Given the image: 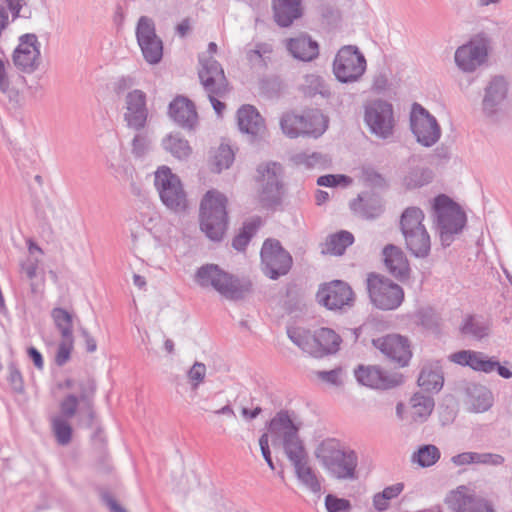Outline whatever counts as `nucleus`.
<instances>
[{"mask_svg": "<svg viewBox=\"0 0 512 512\" xmlns=\"http://www.w3.org/2000/svg\"><path fill=\"white\" fill-rule=\"evenodd\" d=\"M280 127L290 138L300 136L319 137L328 127L327 117L318 109H307L300 113L289 111L282 115Z\"/></svg>", "mask_w": 512, "mask_h": 512, "instance_id": "obj_2", "label": "nucleus"}, {"mask_svg": "<svg viewBox=\"0 0 512 512\" xmlns=\"http://www.w3.org/2000/svg\"><path fill=\"white\" fill-rule=\"evenodd\" d=\"M260 226L261 219L259 217L250 219L245 222L239 233L233 239V247L237 250H243Z\"/></svg>", "mask_w": 512, "mask_h": 512, "instance_id": "obj_37", "label": "nucleus"}, {"mask_svg": "<svg viewBox=\"0 0 512 512\" xmlns=\"http://www.w3.org/2000/svg\"><path fill=\"white\" fill-rule=\"evenodd\" d=\"M382 255L386 269L395 278L404 279L409 275V262L401 248L389 244L384 247Z\"/></svg>", "mask_w": 512, "mask_h": 512, "instance_id": "obj_22", "label": "nucleus"}, {"mask_svg": "<svg viewBox=\"0 0 512 512\" xmlns=\"http://www.w3.org/2000/svg\"><path fill=\"white\" fill-rule=\"evenodd\" d=\"M139 46L145 45L147 41L158 38L155 33L153 22L147 17H141L136 30Z\"/></svg>", "mask_w": 512, "mask_h": 512, "instance_id": "obj_46", "label": "nucleus"}, {"mask_svg": "<svg viewBox=\"0 0 512 512\" xmlns=\"http://www.w3.org/2000/svg\"><path fill=\"white\" fill-rule=\"evenodd\" d=\"M52 428L59 444L66 445L71 441L72 428L66 420L59 416L54 417L52 419Z\"/></svg>", "mask_w": 512, "mask_h": 512, "instance_id": "obj_45", "label": "nucleus"}, {"mask_svg": "<svg viewBox=\"0 0 512 512\" xmlns=\"http://www.w3.org/2000/svg\"><path fill=\"white\" fill-rule=\"evenodd\" d=\"M449 502L459 512H493L491 507L486 503L476 502L471 496L466 495V488L460 487L452 492Z\"/></svg>", "mask_w": 512, "mask_h": 512, "instance_id": "obj_27", "label": "nucleus"}, {"mask_svg": "<svg viewBox=\"0 0 512 512\" xmlns=\"http://www.w3.org/2000/svg\"><path fill=\"white\" fill-rule=\"evenodd\" d=\"M261 260L265 273L271 279L286 274L292 264L289 253L282 248L279 241L273 239H268L263 243Z\"/></svg>", "mask_w": 512, "mask_h": 512, "instance_id": "obj_13", "label": "nucleus"}, {"mask_svg": "<svg viewBox=\"0 0 512 512\" xmlns=\"http://www.w3.org/2000/svg\"><path fill=\"white\" fill-rule=\"evenodd\" d=\"M296 475L298 479L312 492H319L321 489L320 482L311 469V467L307 464V461H304L300 464L294 466Z\"/></svg>", "mask_w": 512, "mask_h": 512, "instance_id": "obj_40", "label": "nucleus"}, {"mask_svg": "<svg viewBox=\"0 0 512 512\" xmlns=\"http://www.w3.org/2000/svg\"><path fill=\"white\" fill-rule=\"evenodd\" d=\"M315 198H316L317 204L321 205V204L325 203L328 200L329 195H328L327 192L319 190L316 193Z\"/></svg>", "mask_w": 512, "mask_h": 512, "instance_id": "obj_63", "label": "nucleus"}, {"mask_svg": "<svg viewBox=\"0 0 512 512\" xmlns=\"http://www.w3.org/2000/svg\"><path fill=\"white\" fill-rule=\"evenodd\" d=\"M506 95V85L502 79H495L487 88L484 105H492L494 102L502 100Z\"/></svg>", "mask_w": 512, "mask_h": 512, "instance_id": "obj_48", "label": "nucleus"}, {"mask_svg": "<svg viewBox=\"0 0 512 512\" xmlns=\"http://www.w3.org/2000/svg\"><path fill=\"white\" fill-rule=\"evenodd\" d=\"M228 200L225 195L208 191L200 203V229L211 240H220L225 235L228 225Z\"/></svg>", "mask_w": 512, "mask_h": 512, "instance_id": "obj_1", "label": "nucleus"}, {"mask_svg": "<svg viewBox=\"0 0 512 512\" xmlns=\"http://www.w3.org/2000/svg\"><path fill=\"white\" fill-rule=\"evenodd\" d=\"M206 375V367L202 363H195L188 372V378L192 383L193 388H197L198 385L204 380Z\"/></svg>", "mask_w": 512, "mask_h": 512, "instance_id": "obj_54", "label": "nucleus"}, {"mask_svg": "<svg viewBox=\"0 0 512 512\" xmlns=\"http://www.w3.org/2000/svg\"><path fill=\"white\" fill-rule=\"evenodd\" d=\"M39 262L40 261L38 259H35V260L27 259L26 261H24L22 263L21 269L27 275V277L29 279H33L36 277L37 270L39 267Z\"/></svg>", "mask_w": 512, "mask_h": 512, "instance_id": "obj_57", "label": "nucleus"}, {"mask_svg": "<svg viewBox=\"0 0 512 512\" xmlns=\"http://www.w3.org/2000/svg\"><path fill=\"white\" fill-rule=\"evenodd\" d=\"M271 440V434L268 431V433L263 434L261 438L259 439V445L262 452V455L267 462L270 469L274 470L275 466L271 458L270 449H269V441Z\"/></svg>", "mask_w": 512, "mask_h": 512, "instance_id": "obj_55", "label": "nucleus"}, {"mask_svg": "<svg viewBox=\"0 0 512 512\" xmlns=\"http://www.w3.org/2000/svg\"><path fill=\"white\" fill-rule=\"evenodd\" d=\"M297 430L289 416L283 413L276 415L269 424L271 442L275 445L283 440L285 452L294 466L306 461V452L297 437Z\"/></svg>", "mask_w": 512, "mask_h": 512, "instance_id": "obj_6", "label": "nucleus"}, {"mask_svg": "<svg viewBox=\"0 0 512 512\" xmlns=\"http://www.w3.org/2000/svg\"><path fill=\"white\" fill-rule=\"evenodd\" d=\"M257 182L261 188L259 201L263 208H273L280 203L282 187L278 181L280 166L276 163L266 164L258 168Z\"/></svg>", "mask_w": 512, "mask_h": 512, "instance_id": "obj_12", "label": "nucleus"}, {"mask_svg": "<svg viewBox=\"0 0 512 512\" xmlns=\"http://www.w3.org/2000/svg\"><path fill=\"white\" fill-rule=\"evenodd\" d=\"M217 265L209 264L201 267L195 276L196 282L204 288L212 287L216 291H227L226 287L219 284V277L214 275V272L221 273Z\"/></svg>", "mask_w": 512, "mask_h": 512, "instance_id": "obj_33", "label": "nucleus"}, {"mask_svg": "<svg viewBox=\"0 0 512 512\" xmlns=\"http://www.w3.org/2000/svg\"><path fill=\"white\" fill-rule=\"evenodd\" d=\"M328 160L325 156L312 153V154H301L296 157V163L305 168H321L327 164Z\"/></svg>", "mask_w": 512, "mask_h": 512, "instance_id": "obj_49", "label": "nucleus"}, {"mask_svg": "<svg viewBox=\"0 0 512 512\" xmlns=\"http://www.w3.org/2000/svg\"><path fill=\"white\" fill-rule=\"evenodd\" d=\"M216 94H209L210 101L212 103L213 108L220 115L225 109V104L216 99Z\"/></svg>", "mask_w": 512, "mask_h": 512, "instance_id": "obj_60", "label": "nucleus"}, {"mask_svg": "<svg viewBox=\"0 0 512 512\" xmlns=\"http://www.w3.org/2000/svg\"><path fill=\"white\" fill-rule=\"evenodd\" d=\"M287 48L294 58L302 61H311L319 54L318 43L306 35L289 39Z\"/></svg>", "mask_w": 512, "mask_h": 512, "instance_id": "obj_25", "label": "nucleus"}, {"mask_svg": "<svg viewBox=\"0 0 512 512\" xmlns=\"http://www.w3.org/2000/svg\"><path fill=\"white\" fill-rule=\"evenodd\" d=\"M410 121L412 131L419 143L424 146H431L438 141L440 127L436 119L421 105H413Z\"/></svg>", "mask_w": 512, "mask_h": 512, "instance_id": "obj_14", "label": "nucleus"}, {"mask_svg": "<svg viewBox=\"0 0 512 512\" xmlns=\"http://www.w3.org/2000/svg\"><path fill=\"white\" fill-rule=\"evenodd\" d=\"M452 462L458 466L472 463L497 465L503 462V458L499 455L494 454H478L475 452H464L454 456L452 458Z\"/></svg>", "mask_w": 512, "mask_h": 512, "instance_id": "obj_34", "label": "nucleus"}, {"mask_svg": "<svg viewBox=\"0 0 512 512\" xmlns=\"http://www.w3.org/2000/svg\"><path fill=\"white\" fill-rule=\"evenodd\" d=\"M366 282L370 300L377 308L393 310L401 305L404 292L389 278L377 273H370Z\"/></svg>", "mask_w": 512, "mask_h": 512, "instance_id": "obj_7", "label": "nucleus"}, {"mask_svg": "<svg viewBox=\"0 0 512 512\" xmlns=\"http://www.w3.org/2000/svg\"><path fill=\"white\" fill-rule=\"evenodd\" d=\"M190 30V22L189 20L185 19L177 26V31L180 36H185L186 33Z\"/></svg>", "mask_w": 512, "mask_h": 512, "instance_id": "obj_61", "label": "nucleus"}, {"mask_svg": "<svg viewBox=\"0 0 512 512\" xmlns=\"http://www.w3.org/2000/svg\"><path fill=\"white\" fill-rule=\"evenodd\" d=\"M51 318L61 335L73 334V316L69 311L59 307L54 308L51 311Z\"/></svg>", "mask_w": 512, "mask_h": 512, "instance_id": "obj_39", "label": "nucleus"}, {"mask_svg": "<svg viewBox=\"0 0 512 512\" xmlns=\"http://www.w3.org/2000/svg\"><path fill=\"white\" fill-rule=\"evenodd\" d=\"M373 345L401 367L408 365L412 350L409 340L399 334H388L373 340Z\"/></svg>", "mask_w": 512, "mask_h": 512, "instance_id": "obj_16", "label": "nucleus"}, {"mask_svg": "<svg viewBox=\"0 0 512 512\" xmlns=\"http://www.w3.org/2000/svg\"><path fill=\"white\" fill-rule=\"evenodd\" d=\"M365 121L374 134L391 135L395 125L392 105L381 100L371 102L366 108Z\"/></svg>", "mask_w": 512, "mask_h": 512, "instance_id": "obj_15", "label": "nucleus"}, {"mask_svg": "<svg viewBox=\"0 0 512 512\" xmlns=\"http://www.w3.org/2000/svg\"><path fill=\"white\" fill-rule=\"evenodd\" d=\"M169 116L183 127L192 128L198 120L194 103L185 96H176L170 103Z\"/></svg>", "mask_w": 512, "mask_h": 512, "instance_id": "obj_21", "label": "nucleus"}, {"mask_svg": "<svg viewBox=\"0 0 512 512\" xmlns=\"http://www.w3.org/2000/svg\"><path fill=\"white\" fill-rule=\"evenodd\" d=\"M289 336L301 349L314 355L323 356L338 351L341 338L331 328L321 327L314 331L295 329Z\"/></svg>", "mask_w": 512, "mask_h": 512, "instance_id": "obj_5", "label": "nucleus"}, {"mask_svg": "<svg viewBox=\"0 0 512 512\" xmlns=\"http://www.w3.org/2000/svg\"><path fill=\"white\" fill-rule=\"evenodd\" d=\"M440 458V451L434 445H424L412 456V461L421 467H430Z\"/></svg>", "mask_w": 512, "mask_h": 512, "instance_id": "obj_41", "label": "nucleus"}, {"mask_svg": "<svg viewBox=\"0 0 512 512\" xmlns=\"http://www.w3.org/2000/svg\"><path fill=\"white\" fill-rule=\"evenodd\" d=\"M199 77L208 94L223 96L228 90L224 71L221 65L214 60L203 63Z\"/></svg>", "mask_w": 512, "mask_h": 512, "instance_id": "obj_20", "label": "nucleus"}, {"mask_svg": "<svg viewBox=\"0 0 512 512\" xmlns=\"http://www.w3.org/2000/svg\"><path fill=\"white\" fill-rule=\"evenodd\" d=\"M318 378L331 385H340L344 380V373L341 369L317 372Z\"/></svg>", "mask_w": 512, "mask_h": 512, "instance_id": "obj_53", "label": "nucleus"}, {"mask_svg": "<svg viewBox=\"0 0 512 512\" xmlns=\"http://www.w3.org/2000/svg\"><path fill=\"white\" fill-rule=\"evenodd\" d=\"M424 213L419 208H407L401 217V231L408 250L416 257H425L431 248L430 236L423 224Z\"/></svg>", "mask_w": 512, "mask_h": 512, "instance_id": "obj_4", "label": "nucleus"}, {"mask_svg": "<svg viewBox=\"0 0 512 512\" xmlns=\"http://www.w3.org/2000/svg\"><path fill=\"white\" fill-rule=\"evenodd\" d=\"M273 8L276 22L283 27L291 25L302 15L300 0H273Z\"/></svg>", "mask_w": 512, "mask_h": 512, "instance_id": "obj_26", "label": "nucleus"}, {"mask_svg": "<svg viewBox=\"0 0 512 512\" xmlns=\"http://www.w3.org/2000/svg\"><path fill=\"white\" fill-rule=\"evenodd\" d=\"M403 489V483H396L386 487L381 493H378L374 496L373 503L375 508L379 511L387 509L389 506V501L400 495Z\"/></svg>", "mask_w": 512, "mask_h": 512, "instance_id": "obj_42", "label": "nucleus"}, {"mask_svg": "<svg viewBox=\"0 0 512 512\" xmlns=\"http://www.w3.org/2000/svg\"><path fill=\"white\" fill-rule=\"evenodd\" d=\"M351 183V179L344 175H324L317 180L319 186L334 187L338 185L347 186Z\"/></svg>", "mask_w": 512, "mask_h": 512, "instance_id": "obj_52", "label": "nucleus"}, {"mask_svg": "<svg viewBox=\"0 0 512 512\" xmlns=\"http://www.w3.org/2000/svg\"><path fill=\"white\" fill-rule=\"evenodd\" d=\"M27 244H28V251L30 254H33L35 252L40 253V254L43 253L42 249L37 244H35L33 241L29 240L27 242Z\"/></svg>", "mask_w": 512, "mask_h": 512, "instance_id": "obj_64", "label": "nucleus"}, {"mask_svg": "<svg viewBox=\"0 0 512 512\" xmlns=\"http://www.w3.org/2000/svg\"><path fill=\"white\" fill-rule=\"evenodd\" d=\"M214 275L219 277L218 281L221 286L227 287V291H217L226 298L234 299L241 297L243 292L248 289L247 286L242 285L237 279L224 270H222L221 273L214 272Z\"/></svg>", "mask_w": 512, "mask_h": 512, "instance_id": "obj_35", "label": "nucleus"}, {"mask_svg": "<svg viewBox=\"0 0 512 512\" xmlns=\"http://www.w3.org/2000/svg\"><path fill=\"white\" fill-rule=\"evenodd\" d=\"M316 457L322 464L338 478H352L357 465V457L351 450H347L334 439L323 441L316 451Z\"/></svg>", "mask_w": 512, "mask_h": 512, "instance_id": "obj_3", "label": "nucleus"}, {"mask_svg": "<svg viewBox=\"0 0 512 512\" xmlns=\"http://www.w3.org/2000/svg\"><path fill=\"white\" fill-rule=\"evenodd\" d=\"M272 48L268 44H258L255 49L248 51L247 58L250 62H256L260 60L264 55L270 54Z\"/></svg>", "mask_w": 512, "mask_h": 512, "instance_id": "obj_56", "label": "nucleus"}, {"mask_svg": "<svg viewBox=\"0 0 512 512\" xmlns=\"http://www.w3.org/2000/svg\"><path fill=\"white\" fill-rule=\"evenodd\" d=\"M354 242L353 235L348 231H340L330 235L323 244L322 253L328 255H342L346 248Z\"/></svg>", "mask_w": 512, "mask_h": 512, "instance_id": "obj_28", "label": "nucleus"}, {"mask_svg": "<svg viewBox=\"0 0 512 512\" xmlns=\"http://www.w3.org/2000/svg\"><path fill=\"white\" fill-rule=\"evenodd\" d=\"M234 151L227 144H220L216 149L211 152L209 165L213 172H221L227 169L234 161Z\"/></svg>", "mask_w": 512, "mask_h": 512, "instance_id": "obj_29", "label": "nucleus"}, {"mask_svg": "<svg viewBox=\"0 0 512 512\" xmlns=\"http://www.w3.org/2000/svg\"><path fill=\"white\" fill-rule=\"evenodd\" d=\"M239 129L254 136L265 132V122L257 109L252 105H243L237 111Z\"/></svg>", "mask_w": 512, "mask_h": 512, "instance_id": "obj_24", "label": "nucleus"}, {"mask_svg": "<svg viewBox=\"0 0 512 512\" xmlns=\"http://www.w3.org/2000/svg\"><path fill=\"white\" fill-rule=\"evenodd\" d=\"M140 47L147 62L155 64L162 58L163 47L159 38L147 41L145 45Z\"/></svg>", "mask_w": 512, "mask_h": 512, "instance_id": "obj_47", "label": "nucleus"}, {"mask_svg": "<svg viewBox=\"0 0 512 512\" xmlns=\"http://www.w3.org/2000/svg\"><path fill=\"white\" fill-rule=\"evenodd\" d=\"M487 55L486 39L477 36L456 50L455 62L461 70L471 72L486 61Z\"/></svg>", "mask_w": 512, "mask_h": 512, "instance_id": "obj_17", "label": "nucleus"}, {"mask_svg": "<svg viewBox=\"0 0 512 512\" xmlns=\"http://www.w3.org/2000/svg\"><path fill=\"white\" fill-rule=\"evenodd\" d=\"M217 265L209 264L201 267L195 276L196 282L204 288L212 287L216 291H227L226 287L219 284V277L214 275V272L221 273Z\"/></svg>", "mask_w": 512, "mask_h": 512, "instance_id": "obj_32", "label": "nucleus"}, {"mask_svg": "<svg viewBox=\"0 0 512 512\" xmlns=\"http://www.w3.org/2000/svg\"><path fill=\"white\" fill-rule=\"evenodd\" d=\"M123 118L131 129L144 128L148 118V109L146 94L143 91L136 89L125 96Z\"/></svg>", "mask_w": 512, "mask_h": 512, "instance_id": "obj_18", "label": "nucleus"}, {"mask_svg": "<svg viewBox=\"0 0 512 512\" xmlns=\"http://www.w3.org/2000/svg\"><path fill=\"white\" fill-rule=\"evenodd\" d=\"M39 57L40 47L36 35L21 36L13 54L14 64L24 71H32L37 66Z\"/></svg>", "mask_w": 512, "mask_h": 512, "instance_id": "obj_19", "label": "nucleus"}, {"mask_svg": "<svg viewBox=\"0 0 512 512\" xmlns=\"http://www.w3.org/2000/svg\"><path fill=\"white\" fill-rule=\"evenodd\" d=\"M163 148L178 159H185L190 156L192 149L188 142L178 135L170 134L162 141Z\"/></svg>", "mask_w": 512, "mask_h": 512, "instance_id": "obj_36", "label": "nucleus"}, {"mask_svg": "<svg viewBox=\"0 0 512 512\" xmlns=\"http://www.w3.org/2000/svg\"><path fill=\"white\" fill-rule=\"evenodd\" d=\"M325 506L329 512H348L351 507L348 500L333 495L326 496Z\"/></svg>", "mask_w": 512, "mask_h": 512, "instance_id": "obj_51", "label": "nucleus"}, {"mask_svg": "<svg viewBox=\"0 0 512 512\" xmlns=\"http://www.w3.org/2000/svg\"><path fill=\"white\" fill-rule=\"evenodd\" d=\"M450 361L461 366H469L475 371L489 373L495 370L497 361L487 358L484 354L471 350H462L449 356Z\"/></svg>", "mask_w": 512, "mask_h": 512, "instance_id": "obj_23", "label": "nucleus"}, {"mask_svg": "<svg viewBox=\"0 0 512 512\" xmlns=\"http://www.w3.org/2000/svg\"><path fill=\"white\" fill-rule=\"evenodd\" d=\"M489 325L474 316H467L461 326V332L476 338H483L488 334Z\"/></svg>", "mask_w": 512, "mask_h": 512, "instance_id": "obj_44", "label": "nucleus"}, {"mask_svg": "<svg viewBox=\"0 0 512 512\" xmlns=\"http://www.w3.org/2000/svg\"><path fill=\"white\" fill-rule=\"evenodd\" d=\"M8 87L7 63L0 58V89L6 91Z\"/></svg>", "mask_w": 512, "mask_h": 512, "instance_id": "obj_59", "label": "nucleus"}, {"mask_svg": "<svg viewBox=\"0 0 512 512\" xmlns=\"http://www.w3.org/2000/svg\"><path fill=\"white\" fill-rule=\"evenodd\" d=\"M434 210L440 227L441 240L447 242L453 234L462 230L466 216L460 207L445 195L435 198Z\"/></svg>", "mask_w": 512, "mask_h": 512, "instance_id": "obj_10", "label": "nucleus"}, {"mask_svg": "<svg viewBox=\"0 0 512 512\" xmlns=\"http://www.w3.org/2000/svg\"><path fill=\"white\" fill-rule=\"evenodd\" d=\"M495 369H497L499 375L502 376L503 378L508 379L512 377V372L508 368L500 365L498 362Z\"/></svg>", "mask_w": 512, "mask_h": 512, "instance_id": "obj_62", "label": "nucleus"}, {"mask_svg": "<svg viewBox=\"0 0 512 512\" xmlns=\"http://www.w3.org/2000/svg\"><path fill=\"white\" fill-rule=\"evenodd\" d=\"M357 380L371 388H386L388 381L381 370L377 367H360L356 372Z\"/></svg>", "mask_w": 512, "mask_h": 512, "instance_id": "obj_31", "label": "nucleus"}, {"mask_svg": "<svg viewBox=\"0 0 512 512\" xmlns=\"http://www.w3.org/2000/svg\"><path fill=\"white\" fill-rule=\"evenodd\" d=\"M155 186L162 202L171 210L184 211L187 208L186 194L180 179L170 168L162 166L155 172Z\"/></svg>", "mask_w": 512, "mask_h": 512, "instance_id": "obj_9", "label": "nucleus"}, {"mask_svg": "<svg viewBox=\"0 0 512 512\" xmlns=\"http://www.w3.org/2000/svg\"><path fill=\"white\" fill-rule=\"evenodd\" d=\"M316 299L320 305L329 310H341L353 305L355 295L346 282L332 280L319 286Z\"/></svg>", "mask_w": 512, "mask_h": 512, "instance_id": "obj_11", "label": "nucleus"}, {"mask_svg": "<svg viewBox=\"0 0 512 512\" xmlns=\"http://www.w3.org/2000/svg\"><path fill=\"white\" fill-rule=\"evenodd\" d=\"M434 408V402L429 396L416 393L410 399L409 417L413 421L428 417Z\"/></svg>", "mask_w": 512, "mask_h": 512, "instance_id": "obj_30", "label": "nucleus"}, {"mask_svg": "<svg viewBox=\"0 0 512 512\" xmlns=\"http://www.w3.org/2000/svg\"><path fill=\"white\" fill-rule=\"evenodd\" d=\"M419 386L425 391H439L443 385V376L437 369L424 368L418 378Z\"/></svg>", "mask_w": 512, "mask_h": 512, "instance_id": "obj_38", "label": "nucleus"}, {"mask_svg": "<svg viewBox=\"0 0 512 512\" xmlns=\"http://www.w3.org/2000/svg\"><path fill=\"white\" fill-rule=\"evenodd\" d=\"M27 354L29 358L32 360L34 366L38 370H42L44 367V360L42 354L35 347H29L27 349Z\"/></svg>", "mask_w": 512, "mask_h": 512, "instance_id": "obj_58", "label": "nucleus"}, {"mask_svg": "<svg viewBox=\"0 0 512 512\" xmlns=\"http://www.w3.org/2000/svg\"><path fill=\"white\" fill-rule=\"evenodd\" d=\"M74 349V336L61 335V339L57 344L55 353V362L58 366H62L67 363L71 357Z\"/></svg>", "mask_w": 512, "mask_h": 512, "instance_id": "obj_43", "label": "nucleus"}, {"mask_svg": "<svg viewBox=\"0 0 512 512\" xmlns=\"http://www.w3.org/2000/svg\"><path fill=\"white\" fill-rule=\"evenodd\" d=\"M366 67L365 56L353 45L341 47L333 60V73L342 83L358 81L364 75Z\"/></svg>", "mask_w": 512, "mask_h": 512, "instance_id": "obj_8", "label": "nucleus"}, {"mask_svg": "<svg viewBox=\"0 0 512 512\" xmlns=\"http://www.w3.org/2000/svg\"><path fill=\"white\" fill-rule=\"evenodd\" d=\"M79 400L74 395H67L59 402V410L62 416L66 418L73 417L78 408Z\"/></svg>", "mask_w": 512, "mask_h": 512, "instance_id": "obj_50", "label": "nucleus"}]
</instances>
